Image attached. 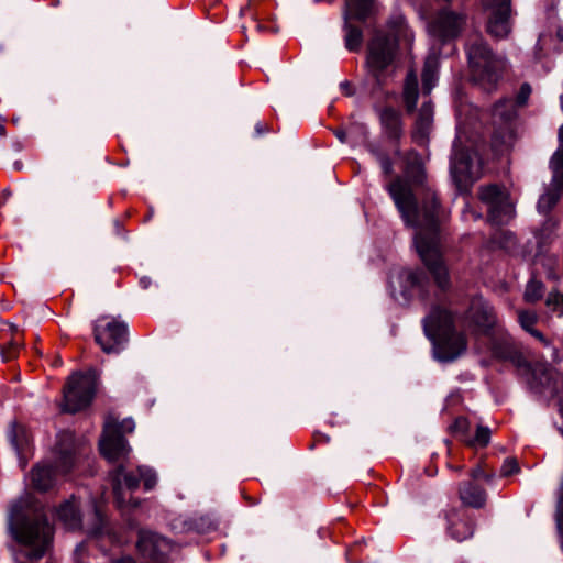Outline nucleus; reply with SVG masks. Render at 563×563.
<instances>
[{"label":"nucleus","mask_w":563,"mask_h":563,"mask_svg":"<svg viewBox=\"0 0 563 563\" xmlns=\"http://www.w3.org/2000/svg\"><path fill=\"white\" fill-rule=\"evenodd\" d=\"M388 191L407 225L416 228L415 245L417 252L432 275L437 286L443 290L450 287V276L444 263L439 235L438 208L434 196L421 210L417 207L410 186L402 179H395Z\"/></svg>","instance_id":"1"},{"label":"nucleus","mask_w":563,"mask_h":563,"mask_svg":"<svg viewBox=\"0 0 563 563\" xmlns=\"http://www.w3.org/2000/svg\"><path fill=\"white\" fill-rule=\"evenodd\" d=\"M9 529L21 548L15 552L18 563H31L41 559L53 539V527L42 511H23L20 503L12 505Z\"/></svg>","instance_id":"2"},{"label":"nucleus","mask_w":563,"mask_h":563,"mask_svg":"<svg viewBox=\"0 0 563 563\" xmlns=\"http://www.w3.org/2000/svg\"><path fill=\"white\" fill-rule=\"evenodd\" d=\"M457 316L442 306H434L423 319L426 335L433 343L434 357L440 362H453L467 350V339Z\"/></svg>","instance_id":"3"},{"label":"nucleus","mask_w":563,"mask_h":563,"mask_svg":"<svg viewBox=\"0 0 563 563\" xmlns=\"http://www.w3.org/2000/svg\"><path fill=\"white\" fill-rule=\"evenodd\" d=\"M90 449L84 441H77L70 431H62L55 445V466L37 464L31 473V482L35 489L45 492L53 487L57 475H66L87 457Z\"/></svg>","instance_id":"4"},{"label":"nucleus","mask_w":563,"mask_h":563,"mask_svg":"<svg viewBox=\"0 0 563 563\" xmlns=\"http://www.w3.org/2000/svg\"><path fill=\"white\" fill-rule=\"evenodd\" d=\"M466 54L472 81L484 91L495 90L506 69V59L496 55L481 35L468 40Z\"/></svg>","instance_id":"5"},{"label":"nucleus","mask_w":563,"mask_h":563,"mask_svg":"<svg viewBox=\"0 0 563 563\" xmlns=\"http://www.w3.org/2000/svg\"><path fill=\"white\" fill-rule=\"evenodd\" d=\"M493 353L496 357L510 361L516 367L522 368L526 374H530L529 383L532 388L549 389L551 393L559 391V374L550 365L541 363L531 368L523 356L506 343L494 345Z\"/></svg>","instance_id":"6"},{"label":"nucleus","mask_w":563,"mask_h":563,"mask_svg":"<svg viewBox=\"0 0 563 563\" xmlns=\"http://www.w3.org/2000/svg\"><path fill=\"white\" fill-rule=\"evenodd\" d=\"M97 383L95 369L74 373L64 387V411L75 413L87 408L95 397Z\"/></svg>","instance_id":"7"},{"label":"nucleus","mask_w":563,"mask_h":563,"mask_svg":"<svg viewBox=\"0 0 563 563\" xmlns=\"http://www.w3.org/2000/svg\"><path fill=\"white\" fill-rule=\"evenodd\" d=\"M135 429V422L132 419H124L117 422L108 419L104 423L102 437L99 441V448L102 456L110 462H117L125 459L130 453V446L123 437V433H131Z\"/></svg>","instance_id":"8"},{"label":"nucleus","mask_w":563,"mask_h":563,"mask_svg":"<svg viewBox=\"0 0 563 563\" xmlns=\"http://www.w3.org/2000/svg\"><path fill=\"white\" fill-rule=\"evenodd\" d=\"M398 48L397 40L393 36L377 33L368 44L366 64L369 74L382 87L386 79V69L391 65Z\"/></svg>","instance_id":"9"},{"label":"nucleus","mask_w":563,"mask_h":563,"mask_svg":"<svg viewBox=\"0 0 563 563\" xmlns=\"http://www.w3.org/2000/svg\"><path fill=\"white\" fill-rule=\"evenodd\" d=\"M515 118L516 109L511 99H501L494 106L492 123L494 125L493 144L495 147L504 148L512 144Z\"/></svg>","instance_id":"10"},{"label":"nucleus","mask_w":563,"mask_h":563,"mask_svg":"<svg viewBox=\"0 0 563 563\" xmlns=\"http://www.w3.org/2000/svg\"><path fill=\"white\" fill-rule=\"evenodd\" d=\"M93 333L96 342L107 354L120 352L128 341L126 324L107 317L96 321Z\"/></svg>","instance_id":"11"},{"label":"nucleus","mask_w":563,"mask_h":563,"mask_svg":"<svg viewBox=\"0 0 563 563\" xmlns=\"http://www.w3.org/2000/svg\"><path fill=\"white\" fill-rule=\"evenodd\" d=\"M559 142L560 145L550 161L552 170L550 188L538 201V210L542 213H548L558 203L563 192V125L559 130Z\"/></svg>","instance_id":"12"},{"label":"nucleus","mask_w":563,"mask_h":563,"mask_svg":"<svg viewBox=\"0 0 563 563\" xmlns=\"http://www.w3.org/2000/svg\"><path fill=\"white\" fill-rule=\"evenodd\" d=\"M479 199L488 205V218L494 224H505L515 216V207L508 195L496 185L479 189Z\"/></svg>","instance_id":"13"},{"label":"nucleus","mask_w":563,"mask_h":563,"mask_svg":"<svg viewBox=\"0 0 563 563\" xmlns=\"http://www.w3.org/2000/svg\"><path fill=\"white\" fill-rule=\"evenodd\" d=\"M457 319L462 328L474 329L481 333H488L497 323L493 307L482 297L473 298L468 309L463 316H457Z\"/></svg>","instance_id":"14"},{"label":"nucleus","mask_w":563,"mask_h":563,"mask_svg":"<svg viewBox=\"0 0 563 563\" xmlns=\"http://www.w3.org/2000/svg\"><path fill=\"white\" fill-rule=\"evenodd\" d=\"M465 24L466 16L463 13L445 8L435 14L428 30L433 36L446 41L459 36Z\"/></svg>","instance_id":"15"},{"label":"nucleus","mask_w":563,"mask_h":563,"mask_svg":"<svg viewBox=\"0 0 563 563\" xmlns=\"http://www.w3.org/2000/svg\"><path fill=\"white\" fill-rule=\"evenodd\" d=\"M492 12L487 21V33L496 38H505L511 31L510 0H484Z\"/></svg>","instance_id":"16"},{"label":"nucleus","mask_w":563,"mask_h":563,"mask_svg":"<svg viewBox=\"0 0 563 563\" xmlns=\"http://www.w3.org/2000/svg\"><path fill=\"white\" fill-rule=\"evenodd\" d=\"M136 547L143 559L155 563H163L172 550V544L167 539L148 530L139 531Z\"/></svg>","instance_id":"17"},{"label":"nucleus","mask_w":563,"mask_h":563,"mask_svg":"<svg viewBox=\"0 0 563 563\" xmlns=\"http://www.w3.org/2000/svg\"><path fill=\"white\" fill-rule=\"evenodd\" d=\"M451 175L460 191H467L479 177L473 169L470 155L464 152L456 153L452 158Z\"/></svg>","instance_id":"18"},{"label":"nucleus","mask_w":563,"mask_h":563,"mask_svg":"<svg viewBox=\"0 0 563 563\" xmlns=\"http://www.w3.org/2000/svg\"><path fill=\"white\" fill-rule=\"evenodd\" d=\"M384 135L390 141H399L404 135L401 112L390 106H374Z\"/></svg>","instance_id":"19"},{"label":"nucleus","mask_w":563,"mask_h":563,"mask_svg":"<svg viewBox=\"0 0 563 563\" xmlns=\"http://www.w3.org/2000/svg\"><path fill=\"white\" fill-rule=\"evenodd\" d=\"M110 476L117 504L119 507H123L131 501L125 498L124 489L134 490L139 487L141 481L139 467L135 471L126 472L122 466H119L111 472Z\"/></svg>","instance_id":"20"},{"label":"nucleus","mask_w":563,"mask_h":563,"mask_svg":"<svg viewBox=\"0 0 563 563\" xmlns=\"http://www.w3.org/2000/svg\"><path fill=\"white\" fill-rule=\"evenodd\" d=\"M461 503L471 508L481 509L486 505V490L473 481L461 482L457 486Z\"/></svg>","instance_id":"21"},{"label":"nucleus","mask_w":563,"mask_h":563,"mask_svg":"<svg viewBox=\"0 0 563 563\" xmlns=\"http://www.w3.org/2000/svg\"><path fill=\"white\" fill-rule=\"evenodd\" d=\"M9 439L16 450L21 466L25 467L27 457L31 452V435L29 430L24 426L14 422L12 423L11 430L9 432Z\"/></svg>","instance_id":"22"},{"label":"nucleus","mask_w":563,"mask_h":563,"mask_svg":"<svg viewBox=\"0 0 563 563\" xmlns=\"http://www.w3.org/2000/svg\"><path fill=\"white\" fill-rule=\"evenodd\" d=\"M57 517L68 530L80 528L81 519L78 514L77 501L74 498L60 505Z\"/></svg>","instance_id":"23"},{"label":"nucleus","mask_w":563,"mask_h":563,"mask_svg":"<svg viewBox=\"0 0 563 563\" xmlns=\"http://www.w3.org/2000/svg\"><path fill=\"white\" fill-rule=\"evenodd\" d=\"M418 97V78L416 73L413 70H410L407 74L402 91V98L407 112H413L417 106Z\"/></svg>","instance_id":"24"},{"label":"nucleus","mask_w":563,"mask_h":563,"mask_svg":"<svg viewBox=\"0 0 563 563\" xmlns=\"http://www.w3.org/2000/svg\"><path fill=\"white\" fill-rule=\"evenodd\" d=\"M457 518V512L455 510L451 511L446 515V519L449 521V531L453 539L457 541H463L473 534V526L464 520V519H457L455 522L454 520Z\"/></svg>","instance_id":"25"},{"label":"nucleus","mask_w":563,"mask_h":563,"mask_svg":"<svg viewBox=\"0 0 563 563\" xmlns=\"http://www.w3.org/2000/svg\"><path fill=\"white\" fill-rule=\"evenodd\" d=\"M433 119V108L430 101H424L419 110L418 119L416 121V131L412 134L415 140H423L431 126Z\"/></svg>","instance_id":"26"},{"label":"nucleus","mask_w":563,"mask_h":563,"mask_svg":"<svg viewBox=\"0 0 563 563\" xmlns=\"http://www.w3.org/2000/svg\"><path fill=\"white\" fill-rule=\"evenodd\" d=\"M439 60L435 56H429L422 70V87L424 93L429 95L437 84Z\"/></svg>","instance_id":"27"},{"label":"nucleus","mask_w":563,"mask_h":563,"mask_svg":"<svg viewBox=\"0 0 563 563\" xmlns=\"http://www.w3.org/2000/svg\"><path fill=\"white\" fill-rule=\"evenodd\" d=\"M373 3L374 0H346V16L364 21L371 15Z\"/></svg>","instance_id":"28"},{"label":"nucleus","mask_w":563,"mask_h":563,"mask_svg":"<svg viewBox=\"0 0 563 563\" xmlns=\"http://www.w3.org/2000/svg\"><path fill=\"white\" fill-rule=\"evenodd\" d=\"M401 282L405 283L404 295H407L411 289L423 288L427 282V277L422 271L419 269H406L399 275Z\"/></svg>","instance_id":"29"},{"label":"nucleus","mask_w":563,"mask_h":563,"mask_svg":"<svg viewBox=\"0 0 563 563\" xmlns=\"http://www.w3.org/2000/svg\"><path fill=\"white\" fill-rule=\"evenodd\" d=\"M452 434L467 445L471 438V423L464 417H459L450 427Z\"/></svg>","instance_id":"30"},{"label":"nucleus","mask_w":563,"mask_h":563,"mask_svg":"<svg viewBox=\"0 0 563 563\" xmlns=\"http://www.w3.org/2000/svg\"><path fill=\"white\" fill-rule=\"evenodd\" d=\"M345 47L351 51H358L363 42V33L361 29L345 23Z\"/></svg>","instance_id":"31"},{"label":"nucleus","mask_w":563,"mask_h":563,"mask_svg":"<svg viewBox=\"0 0 563 563\" xmlns=\"http://www.w3.org/2000/svg\"><path fill=\"white\" fill-rule=\"evenodd\" d=\"M544 286L541 282L531 279L525 289L523 299L528 303H534L543 297Z\"/></svg>","instance_id":"32"},{"label":"nucleus","mask_w":563,"mask_h":563,"mask_svg":"<svg viewBox=\"0 0 563 563\" xmlns=\"http://www.w3.org/2000/svg\"><path fill=\"white\" fill-rule=\"evenodd\" d=\"M490 441V429L488 427L478 426L474 435H471L467 443L471 448H484Z\"/></svg>","instance_id":"33"},{"label":"nucleus","mask_w":563,"mask_h":563,"mask_svg":"<svg viewBox=\"0 0 563 563\" xmlns=\"http://www.w3.org/2000/svg\"><path fill=\"white\" fill-rule=\"evenodd\" d=\"M518 322L520 323L521 328L529 332L534 329V324L538 321V316L536 312L530 310H518Z\"/></svg>","instance_id":"34"},{"label":"nucleus","mask_w":563,"mask_h":563,"mask_svg":"<svg viewBox=\"0 0 563 563\" xmlns=\"http://www.w3.org/2000/svg\"><path fill=\"white\" fill-rule=\"evenodd\" d=\"M545 305L553 312H558L560 316H563V294H560L556 290L550 291L547 296Z\"/></svg>","instance_id":"35"},{"label":"nucleus","mask_w":563,"mask_h":563,"mask_svg":"<svg viewBox=\"0 0 563 563\" xmlns=\"http://www.w3.org/2000/svg\"><path fill=\"white\" fill-rule=\"evenodd\" d=\"M406 161H407V164H406L405 173L408 176H410L412 174H417V176L420 177L421 165L419 162V155L416 152L411 151L406 155Z\"/></svg>","instance_id":"36"},{"label":"nucleus","mask_w":563,"mask_h":563,"mask_svg":"<svg viewBox=\"0 0 563 563\" xmlns=\"http://www.w3.org/2000/svg\"><path fill=\"white\" fill-rule=\"evenodd\" d=\"M139 475L141 481L144 483V488L150 490L155 487L157 483L156 473L146 466H139Z\"/></svg>","instance_id":"37"},{"label":"nucleus","mask_w":563,"mask_h":563,"mask_svg":"<svg viewBox=\"0 0 563 563\" xmlns=\"http://www.w3.org/2000/svg\"><path fill=\"white\" fill-rule=\"evenodd\" d=\"M520 472L519 463L515 457H507L500 467V476L508 477Z\"/></svg>","instance_id":"38"},{"label":"nucleus","mask_w":563,"mask_h":563,"mask_svg":"<svg viewBox=\"0 0 563 563\" xmlns=\"http://www.w3.org/2000/svg\"><path fill=\"white\" fill-rule=\"evenodd\" d=\"M531 95V87L528 84H523L517 95L516 103L520 107L525 106Z\"/></svg>","instance_id":"39"},{"label":"nucleus","mask_w":563,"mask_h":563,"mask_svg":"<svg viewBox=\"0 0 563 563\" xmlns=\"http://www.w3.org/2000/svg\"><path fill=\"white\" fill-rule=\"evenodd\" d=\"M470 477L473 482L481 478L489 482L493 478V474L485 472L482 466H476L471 470Z\"/></svg>","instance_id":"40"},{"label":"nucleus","mask_w":563,"mask_h":563,"mask_svg":"<svg viewBox=\"0 0 563 563\" xmlns=\"http://www.w3.org/2000/svg\"><path fill=\"white\" fill-rule=\"evenodd\" d=\"M95 516H96L97 525L91 530H89V533H91L93 536H99L103 532L104 518L99 509H95Z\"/></svg>","instance_id":"41"},{"label":"nucleus","mask_w":563,"mask_h":563,"mask_svg":"<svg viewBox=\"0 0 563 563\" xmlns=\"http://www.w3.org/2000/svg\"><path fill=\"white\" fill-rule=\"evenodd\" d=\"M379 162L384 173L390 175L393 173V163L390 158L386 155H383L380 156Z\"/></svg>","instance_id":"42"},{"label":"nucleus","mask_w":563,"mask_h":563,"mask_svg":"<svg viewBox=\"0 0 563 563\" xmlns=\"http://www.w3.org/2000/svg\"><path fill=\"white\" fill-rule=\"evenodd\" d=\"M528 333H530L533 338H536L537 340H539L541 343H543L544 345H548L549 344V341L544 338V335L538 331L537 329H532V331H529Z\"/></svg>","instance_id":"43"},{"label":"nucleus","mask_w":563,"mask_h":563,"mask_svg":"<svg viewBox=\"0 0 563 563\" xmlns=\"http://www.w3.org/2000/svg\"><path fill=\"white\" fill-rule=\"evenodd\" d=\"M335 135H336V137H338L341 142H345V141H346V133H345V131H336V132H335Z\"/></svg>","instance_id":"44"},{"label":"nucleus","mask_w":563,"mask_h":563,"mask_svg":"<svg viewBox=\"0 0 563 563\" xmlns=\"http://www.w3.org/2000/svg\"><path fill=\"white\" fill-rule=\"evenodd\" d=\"M265 131H266V126H265L264 124H262V123H257V124H256V132H257L258 134H262V133H264Z\"/></svg>","instance_id":"45"},{"label":"nucleus","mask_w":563,"mask_h":563,"mask_svg":"<svg viewBox=\"0 0 563 563\" xmlns=\"http://www.w3.org/2000/svg\"><path fill=\"white\" fill-rule=\"evenodd\" d=\"M117 563H135V562L131 558H124V559L118 561Z\"/></svg>","instance_id":"46"},{"label":"nucleus","mask_w":563,"mask_h":563,"mask_svg":"<svg viewBox=\"0 0 563 563\" xmlns=\"http://www.w3.org/2000/svg\"><path fill=\"white\" fill-rule=\"evenodd\" d=\"M341 87H342L343 89H345V90H349L350 84H349V82H346V81H345V82H342V84H341Z\"/></svg>","instance_id":"47"},{"label":"nucleus","mask_w":563,"mask_h":563,"mask_svg":"<svg viewBox=\"0 0 563 563\" xmlns=\"http://www.w3.org/2000/svg\"><path fill=\"white\" fill-rule=\"evenodd\" d=\"M462 468H463V466H455V467H453V470L456 471V472L462 471Z\"/></svg>","instance_id":"48"}]
</instances>
